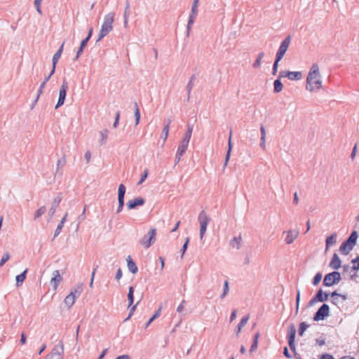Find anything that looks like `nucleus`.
<instances>
[{
  "label": "nucleus",
  "mask_w": 359,
  "mask_h": 359,
  "mask_svg": "<svg viewBox=\"0 0 359 359\" xmlns=\"http://www.w3.org/2000/svg\"><path fill=\"white\" fill-rule=\"evenodd\" d=\"M323 88V79L318 64H313L311 67L306 81V89L310 92H316Z\"/></svg>",
  "instance_id": "obj_1"
},
{
  "label": "nucleus",
  "mask_w": 359,
  "mask_h": 359,
  "mask_svg": "<svg viewBox=\"0 0 359 359\" xmlns=\"http://www.w3.org/2000/svg\"><path fill=\"white\" fill-rule=\"evenodd\" d=\"M114 22V13H109L104 18L103 23L98 34V40H101L106 36L112 29Z\"/></svg>",
  "instance_id": "obj_2"
},
{
  "label": "nucleus",
  "mask_w": 359,
  "mask_h": 359,
  "mask_svg": "<svg viewBox=\"0 0 359 359\" xmlns=\"http://www.w3.org/2000/svg\"><path fill=\"white\" fill-rule=\"evenodd\" d=\"M198 222L200 224V237L203 239L210 222V218L204 211H201L198 215Z\"/></svg>",
  "instance_id": "obj_3"
},
{
  "label": "nucleus",
  "mask_w": 359,
  "mask_h": 359,
  "mask_svg": "<svg viewBox=\"0 0 359 359\" xmlns=\"http://www.w3.org/2000/svg\"><path fill=\"white\" fill-rule=\"evenodd\" d=\"M341 279V275L339 272L334 271L327 274L323 280V284L325 286H332L339 282Z\"/></svg>",
  "instance_id": "obj_4"
},
{
  "label": "nucleus",
  "mask_w": 359,
  "mask_h": 359,
  "mask_svg": "<svg viewBox=\"0 0 359 359\" xmlns=\"http://www.w3.org/2000/svg\"><path fill=\"white\" fill-rule=\"evenodd\" d=\"M156 229H151L147 236H145L140 241L141 244L145 248H149L156 240Z\"/></svg>",
  "instance_id": "obj_5"
},
{
  "label": "nucleus",
  "mask_w": 359,
  "mask_h": 359,
  "mask_svg": "<svg viewBox=\"0 0 359 359\" xmlns=\"http://www.w3.org/2000/svg\"><path fill=\"white\" fill-rule=\"evenodd\" d=\"M291 41V38L290 36H287L281 43L279 49L276 53V58H278V60H281L283 57L284 55L285 54L289 45Z\"/></svg>",
  "instance_id": "obj_6"
},
{
  "label": "nucleus",
  "mask_w": 359,
  "mask_h": 359,
  "mask_svg": "<svg viewBox=\"0 0 359 359\" xmlns=\"http://www.w3.org/2000/svg\"><path fill=\"white\" fill-rule=\"evenodd\" d=\"M67 90H68V82L66 80H64L62 82V84L60 88L59 98H58L57 103L55 106V108H58L59 107L62 106L64 104Z\"/></svg>",
  "instance_id": "obj_7"
},
{
  "label": "nucleus",
  "mask_w": 359,
  "mask_h": 359,
  "mask_svg": "<svg viewBox=\"0 0 359 359\" xmlns=\"http://www.w3.org/2000/svg\"><path fill=\"white\" fill-rule=\"evenodd\" d=\"M330 308L327 304H323L316 313L313 320L315 321H319L323 320L325 317L329 316Z\"/></svg>",
  "instance_id": "obj_8"
},
{
  "label": "nucleus",
  "mask_w": 359,
  "mask_h": 359,
  "mask_svg": "<svg viewBox=\"0 0 359 359\" xmlns=\"http://www.w3.org/2000/svg\"><path fill=\"white\" fill-rule=\"evenodd\" d=\"M285 235V242L287 244H292L299 236V231L298 229L288 230L283 232Z\"/></svg>",
  "instance_id": "obj_9"
},
{
  "label": "nucleus",
  "mask_w": 359,
  "mask_h": 359,
  "mask_svg": "<svg viewBox=\"0 0 359 359\" xmlns=\"http://www.w3.org/2000/svg\"><path fill=\"white\" fill-rule=\"evenodd\" d=\"M81 292L79 290L75 289L72 291L65 299V304L70 308L75 302L77 297L80 295Z\"/></svg>",
  "instance_id": "obj_10"
},
{
  "label": "nucleus",
  "mask_w": 359,
  "mask_h": 359,
  "mask_svg": "<svg viewBox=\"0 0 359 359\" xmlns=\"http://www.w3.org/2000/svg\"><path fill=\"white\" fill-rule=\"evenodd\" d=\"M189 143V142L184 141L183 140L180 142L175 156L177 163H178L180 161L181 157L185 153L186 150L187 149Z\"/></svg>",
  "instance_id": "obj_11"
},
{
  "label": "nucleus",
  "mask_w": 359,
  "mask_h": 359,
  "mask_svg": "<svg viewBox=\"0 0 359 359\" xmlns=\"http://www.w3.org/2000/svg\"><path fill=\"white\" fill-rule=\"evenodd\" d=\"M281 76L287 77L292 81L300 80L302 77V74L300 72H281Z\"/></svg>",
  "instance_id": "obj_12"
},
{
  "label": "nucleus",
  "mask_w": 359,
  "mask_h": 359,
  "mask_svg": "<svg viewBox=\"0 0 359 359\" xmlns=\"http://www.w3.org/2000/svg\"><path fill=\"white\" fill-rule=\"evenodd\" d=\"M144 203V200L142 198L138 197L133 200H130L127 203V207L129 210L133 209L137 206L142 205Z\"/></svg>",
  "instance_id": "obj_13"
},
{
  "label": "nucleus",
  "mask_w": 359,
  "mask_h": 359,
  "mask_svg": "<svg viewBox=\"0 0 359 359\" xmlns=\"http://www.w3.org/2000/svg\"><path fill=\"white\" fill-rule=\"evenodd\" d=\"M62 278L60 276L59 271L56 270V271H53V277L50 280V283L53 284V288L55 290H57V286H58L59 283L62 281Z\"/></svg>",
  "instance_id": "obj_14"
},
{
  "label": "nucleus",
  "mask_w": 359,
  "mask_h": 359,
  "mask_svg": "<svg viewBox=\"0 0 359 359\" xmlns=\"http://www.w3.org/2000/svg\"><path fill=\"white\" fill-rule=\"evenodd\" d=\"M328 298V294H323L322 290L318 291L315 297L311 300L310 304H313L316 302H325L327 301Z\"/></svg>",
  "instance_id": "obj_15"
},
{
  "label": "nucleus",
  "mask_w": 359,
  "mask_h": 359,
  "mask_svg": "<svg viewBox=\"0 0 359 359\" xmlns=\"http://www.w3.org/2000/svg\"><path fill=\"white\" fill-rule=\"evenodd\" d=\"M63 46H64V43L62 44V46H60L59 50L54 54V55L53 57V68H52V70L50 72V75H53L55 72L56 64H57L58 60L60 59L61 54L62 53V50H63Z\"/></svg>",
  "instance_id": "obj_16"
},
{
  "label": "nucleus",
  "mask_w": 359,
  "mask_h": 359,
  "mask_svg": "<svg viewBox=\"0 0 359 359\" xmlns=\"http://www.w3.org/2000/svg\"><path fill=\"white\" fill-rule=\"evenodd\" d=\"M330 266L333 269H338L341 266V260L337 255V254L334 253L332 257V259L330 263Z\"/></svg>",
  "instance_id": "obj_17"
},
{
  "label": "nucleus",
  "mask_w": 359,
  "mask_h": 359,
  "mask_svg": "<svg viewBox=\"0 0 359 359\" xmlns=\"http://www.w3.org/2000/svg\"><path fill=\"white\" fill-rule=\"evenodd\" d=\"M353 247L354 245H351L350 243H348V241H346L341 245L339 248V251L343 255H348L350 252V251L353 248Z\"/></svg>",
  "instance_id": "obj_18"
},
{
  "label": "nucleus",
  "mask_w": 359,
  "mask_h": 359,
  "mask_svg": "<svg viewBox=\"0 0 359 359\" xmlns=\"http://www.w3.org/2000/svg\"><path fill=\"white\" fill-rule=\"evenodd\" d=\"M231 136H232V132L231 131L229 138V142H228V151H227V153H226V155L225 157V161H224V168L226 167L228 165V163L229 161L230 156H231V150L233 148V144L231 142Z\"/></svg>",
  "instance_id": "obj_19"
},
{
  "label": "nucleus",
  "mask_w": 359,
  "mask_h": 359,
  "mask_svg": "<svg viewBox=\"0 0 359 359\" xmlns=\"http://www.w3.org/2000/svg\"><path fill=\"white\" fill-rule=\"evenodd\" d=\"M332 298V302L334 304H337L340 302H344L346 299V295L338 294L337 292H333L331 294Z\"/></svg>",
  "instance_id": "obj_20"
},
{
  "label": "nucleus",
  "mask_w": 359,
  "mask_h": 359,
  "mask_svg": "<svg viewBox=\"0 0 359 359\" xmlns=\"http://www.w3.org/2000/svg\"><path fill=\"white\" fill-rule=\"evenodd\" d=\"M27 269H26L22 273L18 275L15 278L16 285L17 287H20L22 283L25 281L26 278V275L27 273Z\"/></svg>",
  "instance_id": "obj_21"
},
{
  "label": "nucleus",
  "mask_w": 359,
  "mask_h": 359,
  "mask_svg": "<svg viewBox=\"0 0 359 359\" xmlns=\"http://www.w3.org/2000/svg\"><path fill=\"white\" fill-rule=\"evenodd\" d=\"M241 241H242V237H241V235L240 234L238 236L234 237L231 241L230 245L233 248L239 249L241 247Z\"/></svg>",
  "instance_id": "obj_22"
},
{
  "label": "nucleus",
  "mask_w": 359,
  "mask_h": 359,
  "mask_svg": "<svg viewBox=\"0 0 359 359\" xmlns=\"http://www.w3.org/2000/svg\"><path fill=\"white\" fill-rule=\"evenodd\" d=\"M127 264H128V269L133 273H136L137 272V267L135 263L132 260L130 256H128L127 257Z\"/></svg>",
  "instance_id": "obj_23"
},
{
  "label": "nucleus",
  "mask_w": 359,
  "mask_h": 359,
  "mask_svg": "<svg viewBox=\"0 0 359 359\" xmlns=\"http://www.w3.org/2000/svg\"><path fill=\"white\" fill-rule=\"evenodd\" d=\"M46 359H62V355L56 348H53Z\"/></svg>",
  "instance_id": "obj_24"
},
{
  "label": "nucleus",
  "mask_w": 359,
  "mask_h": 359,
  "mask_svg": "<svg viewBox=\"0 0 359 359\" xmlns=\"http://www.w3.org/2000/svg\"><path fill=\"white\" fill-rule=\"evenodd\" d=\"M249 320V316L243 317L239 324L238 325L237 328V335L239 334V333L241 332L243 327L248 323V321Z\"/></svg>",
  "instance_id": "obj_25"
},
{
  "label": "nucleus",
  "mask_w": 359,
  "mask_h": 359,
  "mask_svg": "<svg viewBox=\"0 0 359 359\" xmlns=\"http://www.w3.org/2000/svg\"><path fill=\"white\" fill-rule=\"evenodd\" d=\"M118 201L124 200V195L126 193V187L123 184H121L118 190Z\"/></svg>",
  "instance_id": "obj_26"
},
{
  "label": "nucleus",
  "mask_w": 359,
  "mask_h": 359,
  "mask_svg": "<svg viewBox=\"0 0 359 359\" xmlns=\"http://www.w3.org/2000/svg\"><path fill=\"white\" fill-rule=\"evenodd\" d=\"M358 238V233L355 231H353L349 238L346 240L348 243H350L351 245H355L356 243V241Z\"/></svg>",
  "instance_id": "obj_27"
},
{
  "label": "nucleus",
  "mask_w": 359,
  "mask_h": 359,
  "mask_svg": "<svg viewBox=\"0 0 359 359\" xmlns=\"http://www.w3.org/2000/svg\"><path fill=\"white\" fill-rule=\"evenodd\" d=\"M336 243V234H332L326 238V250L332 244Z\"/></svg>",
  "instance_id": "obj_28"
},
{
  "label": "nucleus",
  "mask_w": 359,
  "mask_h": 359,
  "mask_svg": "<svg viewBox=\"0 0 359 359\" xmlns=\"http://www.w3.org/2000/svg\"><path fill=\"white\" fill-rule=\"evenodd\" d=\"M264 53L263 52L259 53L257 60L252 65L254 68H259L261 66L262 60L264 57Z\"/></svg>",
  "instance_id": "obj_29"
},
{
  "label": "nucleus",
  "mask_w": 359,
  "mask_h": 359,
  "mask_svg": "<svg viewBox=\"0 0 359 359\" xmlns=\"http://www.w3.org/2000/svg\"><path fill=\"white\" fill-rule=\"evenodd\" d=\"M259 338V333L257 332L254 336L253 343L250 347V351L252 352L257 349L258 346V341Z\"/></svg>",
  "instance_id": "obj_30"
},
{
  "label": "nucleus",
  "mask_w": 359,
  "mask_h": 359,
  "mask_svg": "<svg viewBox=\"0 0 359 359\" xmlns=\"http://www.w3.org/2000/svg\"><path fill=\"white\" fill-rule=\"evenodd\" d=\"M46 211V208L45 206L40 207L38 210H36L34 216V219H37L41 215H43Z\"/></svg>",
  "instance_id": "obj_31"
},
{
  "label": "nucleus",
  "mask_w": 359,
  "mask_h": 359,
  "mask_svg": "<svg viewBox=\"0 0 359 359\" xmlns=\"http://www.w3.org/2000/svg\"><path fill=\"white\" fill-rule=\"evenodd\" d=\"M273 85H274V92L280 93V91H282L283 86L279 79L275 80Z\"/></svg>",
  "instance_id": "obj_32"
},
{
  "label": "nucleus",
  "mask_w": 359,
  "mask_h": 359,
  "mask_svg": "<svg viewBox=\"0 0 359 359\" xmlns=\"http://www.w3.org/2000/svg\"><path fill=\"white\" fill-rule=\"evenodd\" d=\"M296 334V330L294 326L292 325L290 326L288 330V339H294Z\"/></svg>",
  "instance_id": "obj_33"
},
{
  "label": "nucleus",
  "mask_w": 359,
  "mask_h": 359,
  "mask_svg": "<svg viewBox=\"0 0 359 359\" xmlns=\"http://www.w3.org/2000/svg\"><path fill=\"white\" fill-rule=\"evenodd\" d=\"M192 134V127L189 126L187 131L184 134V137L182 139L184 141L189 142Z\"/></svg>",
  "instance_id": "obj_34"
},
{
  "label": "nucleus",
  "mask_w": 359,
  "mask_h": 359,
  "mask_svg": "<svg viewBox=\"0 0 359 359\" xmlns=\"http://www.w3.org/2000/svg\"><path fill=\"white\" fill-rule=\"evenodd\" d=\"M135 125H138L140 120V111L139 107L137 104H135Z\"/></svg>",
  "instance_id": "obj_35"
},
{
  "label": "nucleus",
  "mask_w": 359,
  "mask_h": 359,
  "mask_svg": "<svg viewBox=\"0 0 359 359\" xmlns=\"http://www.w3.org/2000/svg\"><path fill=\"white\" fill-rule=\"evenodd\" d=\"M92 33H93V28L90 27L89 29V33H88V36L81 41V46H80V47H81V48H83L86 46L88 40L90 39V38L92 36Z\"/></svg>",
  "instance_id": "obj_36"
},
{
  "label": "nucleus",
  "mask_w": 359,
  "mask_h": 359,
  "mask_svg": "<svg viewBox=\"0 0 359 359\" xmlns=\"http://www.w3.org/2000/svg\"><path fill=\"white\" fill-rule=\"evenodd\" d=\"M170 129V122L165 124L163 128V141H165L168 138Z\"/></svg>",
  "instance_id": "obj_37"
},
{
  "label": "nucleus",
  "mask_w": 359,
  "mask_h": 359,
  "mask_svg": "<svg viewBox=\"0 0 359 359\" xmlns=\"http://www.w3.org/2000/svg\"><path fill=\"white\" fill-rule=\"evenodd\" d=\"M133 292H134L133 287L130 286L129 287V291H128V299L129 301V306H131L133 303Z\"/></svg>",
  "instance_id": "obj_38"
},
{
  "label": "nucleus",
  "mask_w": 359,
  "mask_h": 359,
  "mask_svg": "<svg viewBox=\"0 0 359 359\" xmlns=\"http://www.w3.org/2000/svg\"><path fill=\"white\" fill-rule=\"evenodd\" d=\"M309 325L306 323H301L299 327V334L302 336L304 332L308 328Z\"/></svg>",
  "instance_id": "obj_39"
},
{
  "label": "nucleus",
  "mask_w": 359,
  "mask_h": 359,
  "mask_svg": "<svg viewBox=\"0 0 359 359\" xmlns=\"http://www.w3.org/2000/svg\"><path fill=\"white\" fill-rule=\"evenodd\" d=\"M100 134L102 137L101 144L105 143V142L107 139V137H108V131L107 130H104L101 131Z\"/></svg>",
  "instance_id": "obj_40"
},
{
  "label": "nucleus",
  "mask_w": 359,
  "mask_h": 359,
  "mask_svg": "<svg viewBox=\"0 0 359 359\" xmlns=\"http://www.w3.org/2000/svg\"><path fill=\"white\" fill-rule=\"evenodd\" d=\"M10 258V255L8 252L5 253L1 261H0V267L2 266Z\"/></svg>",
  "instance_id": "obj_41"
},
{
  "label": "nucleus",
  "mask_w": 359,
  "mask_h": 359,
  "mask_svg": "<svg viewBox=\"0 0 359 359\" xmlns=\"http://www.w3.org/2000/svg\"><path fill=\"white\" fill-rule=\"evenodd\" d=\"M353 263V269L354 270H358L359 269V256H358L355 259L352 260Z\"/></svg>",
  "instance_id": "obj_42"
},
{
  "label": "nucleus",
  "mask_w": 359,
  "mask_h": 359,
  "mask_svg": "<svg viewBox=\"0 0 359 359\" xmlns=\"http://www.w3.org/2000/svg\"><path fill=\"white\" fill-rule=\"evenodd\" d=\"M322 275L320 273H317L313 278V283L314 285H317L320 281L321 280Z\"/></svg>",
  "instance_id": "obj_43"
},
{
  "label": "nucleus",
  "mask_w": 359,
  "mask_h": 359,
  "mask_svg": "<svg viewBox=\"0 0 359 359\" xmlns=\"http://www.w3.org/2000/svg\"><path fill=\"white\" fill-rule=\"evenodd\" d=\"M198 4L193 3L192 8H191V15H197L198 13Z\"/></svg>",
  "instance_id": "obj_44"
},
{
  "label": "nucleus",
  "mask_w": 359,
  "mask_h": 359,
  "mask_svg": "<svg viewBox=\"0 0 359 359\" xmlns=\"http://www.w3.org/2000/svg\"><path fill=\"white\" fill-rule=\"evenodd\" d=\"M228 292H229V282L227 280H225L224 285V292L222 295V298L224 297L225 295L228 293Z\"/></svg>",
  "instance_id": "obj_45"
},
{
  "label": "nucleus",
  "mask_w": 359,
  "mask_h": 359,
  "mask_svg": "<svg viewBox=\"0 0 359 359\" xmlns=\"http://www.w3.org/2000/svg\"><path fill=\"white\" fill-rule=\"evenodd\" d=\"M42 0H35L34 4L36 6V10L39 12V13L41 14V3Z\"/></svg>",
  "instance_id": "obj_46"
},
{
  "label": "nucleus",
  "mask_w": 359,
  "mask_h": 359,
  "mask_svg": "<svg viewBox=\"0 0 359 359\" xmlns=\"http://www.w3.org/2000/svg\"><path fill=\"white\" fill-rule=\"evenodd\" d=\"M299 302H300V292L298 291L297 294V299H296V303H297L296 313H298V311H299Z\"/></svg>",
  "instance_id": "obj_47"
},
{
  "label": "nucleus",
  "mask_w": 359,
  "mask_h": 359,
  "mask_svg": "<svg viewBox=\"0 0 359 359\" xmlns=\"http://www.w3.org/2000/svg\"><path fill=\"white\" fill-rule=\"evenodd\" d=\"M260 130H261V134H262L261 140L262 142H264L265 139H266V131H265V128L263 126H261Z\"/></svg>",
  "instance_id": "obj_48"
},
{
  "label": "nucleus",
  "mask_w": 359,
  "mask_h": 359,
  "mask_svg": "<svg viewBox=\"0 0 359 359\" xmlns=\"http://www.w3.org/2000/svg\"><path fill=\"white\" fill-rule=\"evenodd\" d=\"M147 175H148V170L146 169L141 177L139 184H142L146 180V178L147 177Z\"/></svg>",
  "instance_id": "obj_49"
},
{
  "label": "nucleus",
  "mask_w": 359,
  "mask_h": 359,
  "mask_svg": "<svg viewBox=\"0 0 359 359\" xmlns=\"http://www.w3.org/2000/svg\"><path fill=\"white\" fill-rule=\"evenodd\" d=\"M119 118H120V111H117L116 114L115 121L113 125L114 128H116L117 126L118 125Z\"/></svg>",
  "instance_id": "obj_50"
},
{
  "label": "nucleus",
  "mask_w": 359,
  "mask_h": 359,
  "mask_svg": "<svg viewBox=\"0 0 359 359\" xmlns=\"http://www.w3.org/2000/svg\"><path fill=\"white\" fill-rule=\"evenodd\" d=\"M196 16L190 15L189 22H188V29L193 25L194 22L195 18Z\"/></svg>",
  "instance_id": "obj_51"
},
{
  "label": "nucleus",
  "mask_w": 359,
  "mask_h": 359,
  "mask_svg": "<svg viewBox=\"0 0 359 359\" xmlns=\"http://www.w3.org/2000/svg\"><path fill=\"white\" fill-rule=\"evenodd\" d=\"M63 226L64 225L60 224V223L57 225V229H56L55 232V236H57V235L60 234L62 229L63 228Z\"/></svg>",
  "instance_id": "obj_52"
},
{
  "label": "nucleus",
  "mask_w": 359,
  "mask_h": 359,
  "mask_svg": "<svg viewBox=\"0 0 359 359\" xmlns=\"http://www.w3.org/2000/svg\"><path fill=\"white\" fill-rule=\"evenodd\" d=\"M189 241V238H187L186 241L182 247V255L184 254L185 251L187 249L188 243Z\"/></svg>",
  "instance_id": "obj_53"
},
{
  "label": "nucleus",
  "mask_w": 359,
  "mask_h": 359,
  "mask_svg": "<svg viewBox=\"0 0 359 359\" xmlns=\"http://www.w3.org/2000/svg\"><path fill=\"white\" fill-rule=\"evenodd\" d=\"M123 205H124V200L118 201V208L117 209L118 213H119L122 210Z\"/></svg>",
  "instance_id": "obj_54"
},
{
  "label": "nucleus",
  "mask_w": 359,
  "mask_h": 359,
  "mask_svg": "<svg viewBox=\"0 0 359 359\" xmlns=\"http://www.w3.org/2000/svg\"><path fill=\"white\" fill-rule=\"evenodd\" d=\"M45 85H46V81H43L41 84L39 90V93H38L37 99L39 97L40 95L43 93V88L45 87Z\"/></svg>",
  "instance_id": "obj_55"
},
{
  "label": "nucleus",
  "mask_w": 359,
  "mask_h": 359,
  "mask_svg": "<svg viewBox=\"0 0 359 359\" xmlns=\"http://www.w3.org/2000/svg\"><path fill=\"white\" fill-rule=\"evenodd\" d=\"M279 61L280 60H278V58H276L275 60V62H274L273 67V74H276V72H277Z\"/></svg>",
  "instance_id": "obj_56"
},
{
  "label": "nucleus",
  "mask_w": 359,
  "mask_h": 359,
  "mask_svg": "<svg viewBox=\"0 0 359 359\" xmlns=\"http://www.w3.org/2000/svg\"><path fill=\"white\" fill-rule=\"evenodd\" d=\"M357 152V145L355 144L353 149V151L351 154V157L352 159H354Z\"/></svg>",
  "instance_id": "obj_57"
},
{
  "label": "nucleus",
  "mask_w": 359,
  "mask_h": 359,
  "mask_svg": "<svg viewBox=\"0 0 359 359\" xmlns=\"http://www.w3.org/2000/svg\"><path fill=\"white\" fill-rule=\"evenodd\" d=\"M20 343L22 345L25 344V343H26V336H25V333H23V332L21 334Z\"/></svg>",
  "instance_id": "obj_58"
},
{
  "label": "nucleus",
  "mask_w": 359,
  "mask_h": 359,
  "mask_svg": "<svg viewBox=\"0 0 359 359\" xmlns=\"http://www.w3.org/2000/svg\"><path fill=\"white\" fill-rule=\"evenodd\" d=\"M236 315H237V311L236 310H233L231 314V317H230V320L231 321H233L236 319Z\"/></svg>",
  "instance_id": "obj_59"
},
{
  "label": "nucleus",
  "mask_w": 359,
  "mask_h": 359,
  "mask_svg": "<svg viewBox=\"0 0 359 359\" xmlns=\"http://www.w3.org/2000/svg\"><path fill=\"white\" fill-rule=\"evenodd\" d=\"M185 303L184 301H182V302L177 306V311L180 313L182 311L183 309H184V304Z\"/></svg>",
  "instance_id": "obj_60"
},
{
  "label": "nucleus",
  "mask_w": 359,
  "mask_h": 359,
  "mask_svg": "<svg viewBox=\"0 0 359 359\" xmlns=\"http://www.w3.org/2000/svg\"><path fill=\"white\" fill-rule=\"evenodd\" d=\"M161 306H160L158 308V309L155 312V313L154 314L153 317L156 319V318H158L161 315Z\"/></svg>",
  "instance_id": "obj_61"
},
{
  "label": "nucleus",
  "mask_w": 359,
  "mask_h": 359,
  "mask_svg": "<svg viewBox=\"0 0 359 359\" xmlns=\"http://www.w3.org/2000/svg\"><path fill=\"white\" fill-rule=\"evenodd\" d=\"M121 277H122V271H121V269H118L116 272V278L117 280H119V279H121Z\"/></svg>",
  "instance_id": "obj_62"
},
{
  "label": "nucleus",
  "mask_w": 359,
  "mask_h": 359,
  "mask_svg": "<svg viewBox=\"0 0 359 359\" xmlns=\"http://www.w3.org/2000/svg\"><path fill=\"white\" fill-rule=\"evenodd\" d=\"M323 359H334L332 355L330 354H324L323 355Z\"/></svg>",
  "instance_id": "obj_63"
},
{
  "label": "nucleus",
  "mask_w": 359,
  "mask_h": 359,
  "mask_svg": "<svg viewBox=\"0 0 359 359\" xmlns=\"http://www.w3.org/2000/svg\"><path fill=\"white\" fill-rule=\"evenodd\" d=\"M116 359H130V356L128 355H122L118 356Z\"/></svg>",
  "instance_id": "obj_64"
}]
</instances>
